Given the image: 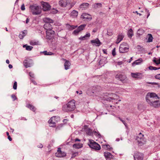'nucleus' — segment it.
I'll list each match as a JSON object with an SVG mask.
<instances>
[{
  "instance_id": "obj_1",
  "label": "nucleus",
  "mask_w": 160,
  "mask_h": 160,
  "mask_svg": "<svg viewBox=\"0 0 160 160\" xmlns=\"http://www.w3.org/2000/svg\"><path fill=\"white\" fill-rule=\"evenodd\" d=\"M75 101L72 100L68 102L62 108V110L65 112H68L73 111L76 108Z\"/></svg>"
},
{
  "instance_id": "obj_2",
  "label": "nucleus",
  "mask_w": 160,
  "mask_h": 160,
  "mask_svg": "<svg viewBox=\"0 0 160 160\" xmlns=\"http://www.w3.org/2000/svg\"><path fill=\"white\" fill-rule=\"evenodd\" d=\"M146 99L147 102L150 105L152 104V103L154 102V100H155V99H159V97L155 93H148L146 96Z\"/></svg>"
},
{
  "instance_id": "obj_3",
  "label": "nucleus",
  "mask_w": 160,
  "mask_h": 160,
  "mask_svg": "<svg viewBox=\"0 0 160 160\" xmlns=\"http://www.w3.org/2000/svg\"><path fill=\"white\" fill-rule=\"evenodd\" d=\"M44 28L46 30L47 38L50 39V38L49 37L50 35L54 34V32L52 30V26L50 23H46L44 25Z\"/></svg>"
},
{
  "instance_id": "obj_4",
  "label": "nucleus",
  "mask_w": 160,
  "mask_h": 160,
  "mask_svg": "<svg viewBox=\"0 0 160 160\" xmlns=\"http://www.w3.org/2000/svg\"><path fill=\"white\" fill-rule=\"evenodd\" d=\"M30 12L34 15H39L41 12V9L38 6L31 5L30 6Z\"/></svg>"
},
{
  "instance_id": "obj_5",
  "label": "nucleus",
  "mask_w": 160,
  "mask_h": 160,
  "mask_svg": "<svg viewBox=\"0 0 160 160\" xmlns=\"http://www.w3.org/2000/svg\"><path fill=\"white\" fill-rule=\"evenodd\" d=\"M88 144L91 148L95 150H99L101 149L100 145L92 140L90 139Z\"/></svg>"
},
{
  "instance_id": "obj_6",
  "label": "nucleus",
  "mask_w": 160,
  "mask_h": 160,
  "mask_svg": "<svg viewBox=\"0 0 160 160\" xmlns=\"http://www.w3.org/2000/svg\"><path fill=\"white\" fill-rule=\"evenodd\" d=\"M129 48V46L127 43H122L120 46L119 51L120 53L127 52L128 51Z\"/></svg>"
},
{
  "instance_id": "obj_7",
  "label": "nucleus",
  "mask_w": 160,
  "mask_h": 160,
  "mask_svg": "<svg viewBox=\"0 0 160 160\" xmlns=\"http://www.w3.org/2000/svg\"><path fill=\"white\" fill-rule=\"evenodd\" d=\"M143 136V135L141 133H140L138 136L137 137L136 139L140 145H142L145 143V141L144 139Z\"/></svg>"
},
{
  "instance_id": "obj_8",
  "label": "nucleus",
  "mask_w": 160,
  "mask_h": 160,
  "mask_svg": "<svg viewBox=\"0 0 160 160\" xmlns=\"http://www.w3.org/2000/svg\"><path fill=\"white\" fill-rule=\"evenodd\" d=\"M134 160H143V155L142 153L136 152L133 155Z\"/></svg>"
},
{
  "instance_id": "obj_9",
  "label": "nucleus",
  "mask_w": 160,
  "mask_h": 160,
  "mask_svg": "<svg viewBox=\"0 0 160 160\" xmlns=\"http://www.w3.org/2000/svg\"><path fill=\"white\" fill-rule=\"evenodd\" d=\"M42 9L43 11H46L50 10L51 9V6L47 2H41Z\"/></svg>"
},
{
  "instance_id": "obj_10",
  "label": "nucleus",
  "mask_w": 160,
  "mask_h": 160,
  "mask_svg": "<svg viewBox=\"0 0 160 160\" xmlns=\"http://www.w3.org/2000/svg\"><path fill=\"white\" fill-rule=\"evenodd\" d=\"M56 117H52L48 121L49 126L51 127H54L56 126V123L57 122Z\"/></svg>"
},
{
  "instance_id": "obj_11",
  "label": "nucleus",
  "mask_w": 160,
  "mask_h": 160,
  "mask_svg": "<svg viewBox=\"0 0 160 160\" xmlns=\"http://www.w3.org/2000/svg\"><path fill=\"white\" fill-rule=\"evenodd\" d=\"M69 4V0H60L59 2V5L62 7H65Z\"/></svg>"
},
{
  "instance_id": "obj_12",
  "label": "nucleus",
  "mask_w": 160,
  "mask_h": 160,
  "mask_svg": "<svg viewBox=\"0 0 160 160\" xmlns=\"http://www.w3.org/2000/svg\"><path fill=\"white\" fill-rule=\"evenodd\" d=\"M66 153L63 152H62L60 148H58L57 152L55 153V156L58 157H63L65 156Z\"/></svg>"
},
{
  "instance_id": "obj_13",
  "label": "nucleus",
  "mask_w": 160,
  "mask_h": 160,
  "mask_svg": "<svg viewBox=\"0 0 160 160\" xmlns=\"http://www.w3.org/2000/svg\"><path fill=\"white\" fill-rule=\"evenodd\" d=\"M81 18L84 20H86V19L90 20H91L92 18L91 16L87 13H83L81 16Z\"/></svg>"
},
{
  "instance_id": "obj_14",
  "label": "nucleus",
  "mask_w": 160,
  "mask_h": 160,
  "mask_svg": "<svg viewBox=\"0 0 160 160\" xmlns=\"http://www.w3.org/2000/svg\"><path fill=\"white\" fill-rule=\"evenodd\" d=\"M132 77L134 78H141L142 77V74L141 73L139 72L131 73Z\"/></svg>"
},
{
  "instance_id": "obj_15",
  "label": "nucleus",
  "mask_w": 160,
  "mask_h": 160,
  "mask_svg": "<svg viewBox=\"0 0 160 160\" xmlns=\"http://www.w3.org/2000/svg\"><path fill=\"white\" fill-rule=\"evenodd\" d=\"M91 42L93 44V45H95L97 46H99L101 44V43L98 38L95 40H93L91 41Z\"/></svg>"
},
{
  "instance_id": "obj_16",
  "label": "nucleus",
  "mask_w": 160,
  "mask_h": 160,
  "mask_svg": "<svg viewBox=\"0 0 160 160\" xmlns=\"http://www.w3.org/2000/svg\"><path fill=\"white\" fill-rule=\"evenodd\" d=\"M152 104L150 105L155 108H158L160 106V103L159 100H154V102Z\"/></svg>"
},
{
  "instance_id": "obj_17",
  "label": "nucleus",
  "mask_w": 160,
  "mask_h": 160,
  "mask_svg": "<svg viewBox=\"0 0 160 160\" xmlns=\"http://www.w3.org/2000/svg\"><path fill=\"white\" fill-rule=\"evenodd\" d=\"M27 33V30H24L20 33L19 35V37L21 39H22L23 37L25 36Z\"/></svg>"
},
{
  "instance_id": "obj_18",
  "label": "nucleus",
  "mask_w": 160,
  "mask_h": 160,
  "mask_svg": "<svg viewBox=\"0 0 160 160\" xmlns=\"http://www.w3.org/2000/svg\"><path fill=\"white\" fill-rule=\"evenodd\" d=\"M104 156L107 159H111L113 158V156L110 152H105L104 153Z\"/></svg>"
},
{
  "instance_id": "obj_19",
  "label": "nucleus",
  "mask_w": 160,
  "mask_h": 160,
  "mask_svg": "<svg viewBox=\"0 0 160 160\" xmlns=\"http://www.w3.org/2000/svg\"><path fill=\"white\" fill-rule=\"evenodd\" d=\"M78 12L77 11L74 10L71 13L70 16L72 18H76L78 15Z\"/></svg>"
},
{
  "instance_id": "obj_20",
  "label": "nucleus",
  "mask_w": 160,
  "mask_h": 160,
  "mask_svg": "<svg viewBox=\"0 0 160 160\" xmlns=\"http://www.w3.org/2000/svg\"><path fill=\"white\" fill-rule=\"evenodd\" d=\"M82 144L81 143H78L74 144L72 147L73 148H75L76 149H79L82 147Z\"/></svg>"
},
{
  "instance_id": "obj_21",
  "label": "nucleus",
  "mask_w": 160,
  "mask_h": 160,
  "mask_svg": "<svg viewBox=\"0 0 160 160\" xmlns=\"http://www.w3.org/2000/svg\"><path fill=\"white\" fill-rule=\"evenodd\" d=\"M26 107L33 112H35L36 110L35 107L30 104L29 103L27 104L26 105Z\"/></svg>"
},
{
  "instance_id": "obj_22",
  "label": "nucleus",
  "mask_w": 160,
  "mask_h": 160,
  "mask_svg": "<svg viewBox=\"0 0 160 160\" xmlns=\"http://www.w3.org/2000/svg\"><path fill=\"white\" fill-rule=\"evenodd\" d=\"M43 20L46 23H52L53 22V21L52 19L48 18H43Z\"/></svg>"
},
{
  "instance_id": "obj_23",
  "label": "nucleus",
  "mask_w": 160,
  "mask_h": 160,
  "mask_svg": "<svg viewBox=\"0 0 160 160\" xmlns=\"http://www.w3.org/2000/svg\"><path fill=\"white\" fill-rule=\"evenodd\" d=\"M71 63L68 60H66L64 63L65 68L66 70H68L69 69Z\"/></svg>"
},
{
  "instance_id": "obj_24",
  "label": "nucleus",
  "mask_w": 160,
  "mask_h": 160,
  "mask_svg": "<svg viewBox=\"0 0 160 160\" xmlns=\"http://www.w3.org/2000/svg\"><path fill=\"white\" fill-rule=\"evenodd\" d=\"M110 98L112 99H117L119 98V97L117 95L115 94H112V93L110 95Z\"/></svg>"
},
{
  "instance_id": "obj_25",
  "label": "nucleus",
  "mask_w": 160,
  "mask_h": 160,
  "mask_svg": "<svg viewBox=\"0 0 160 160\" xmlns=\"http://www.w3.org/2000/svg\"><path fill=\"white\" fill-rule=\"evenodd\" d=\"M89 4L88 3H83L80 6V8L82 9L87 8H88Z\"/></svg>"
},
{
  "instance_id": "obj_26",
  "label": "nucleus",
  "mask_w": 160,
  "mask_h": 160,
  "mask_svg": "<svg viewBox=\"0 0 160 160\" xmlns=\"http://www.w3.org/2000/svg\"><path fill=\"white\" fill-rule=\"evenodd\" d=\"M123 37V36L122 34L119 35L116 43L117 44L119 43L122 40Z\"/></svg>"
},
{
  "instance_id": "obj_27",
  "label": "nucleus",
  "mask_w": 160,
  "mask_h": 160,
  "mask_svg": "<svg viewBox=\"0 0 160 160\" xmlns=\"http://www.w3.org/2000/svg\"><path fill=\"white\" fill-rule=\"evenodd\" d=\"M142 61V59L141 58L139 59H138L132 63V65L133 66H135L136 65L139 64Z\"/></svg>"
},
{
  "instance_id": "obj_28",
  "label": "nucleus",
  "mask_w": 160,
  "mask_h": 160,
  "mask_svg": "<svg viewBox=\"0 0 160 160\" xmlns=\"http://www.w3.org/2000/svg\"><path fill=\"white\" fill-rule=\"evenodd\" d=\"M90 34L89 33L85 35L83 37H81L79 38V39L81 40H84L86 38H89L90 37Z\"/></svg>"
},
{
  "instance_id": "obj_29",
  "label": "nucleus",
  "mask_w": 160,
  "mask_h": 160,
  "mask_svg": "<svg viewBox=\"0 0 160 160\" xmlns=\"http://www.w3.org/2000/svg\"><path fill=\"white\" fill-rule=\"evenodd\" d=\"M87 134L89 136H92L93 135V132L92 130L90 128H88L86 131Z\"/></svg>"
},
{
  "instance_id": "obj_30",
  "label": "nucleus",
  "mask_w": 160,
  "mask_h": 160,
  "mask_svg": "<svg viewBox=\"0 0 160 160\" xmlns=\"http://www.w3.org/2000/svg\"><path fill=\"white\" fill-rule=\"evenodd\" d=\"M102 5L101 3H95L93 5V8L97 9L101 7Z\"/></svg>"
},
{
  "instance_id": "obj_31",
  "label": "nucleus",
  "mask_w": 160,
  "mask_h": 160,
  "mask_svg": "<svg viewBox=\"0 0 160 160\" xmlns=\"http://www.w3.org/2000/svg\"><path fill=\"white\" fill-rule=\"evenodd\" d=\"M128 35L129 38H131L132 36L133 35V31L131 28L129 29L128 32Z\"/></svg>"
},
{
  "instance_id": "obj_32",
  "label": "nucleus",
  "mask_w": 160,
  "mask_h": 160,
  "mask_svg": "<svg viewBox=\"0 0 160 160\" xmlns=\"http://www.w3.org/2000/svg\"><path fill=\"white\" fill-rule=\"evenodd\" d=\"M23 47V48H26V49L28 51H31L33 48V47L32 46H27V45H24Z\"/></svg>"
},
{
  "instance_id": "obj_33",
  "label": "nucleus",
  "mask_w": 160,
  "mask_h": 160,
  "mask_svg": "<svg viewBox=\"0 0 160 160\" xmlns=\"http://www.w3.org/2000/svg\"><path fill=\"white\" fill-rule=\"evenodd\" d=\"M144 32V31L142 28L139 29L137 32V34L139 35H142Z\"/></svg>"
},
{
  "instance_id": "obj_34",
  "label": "nucleus",
  "mask_w": 160,
  "mask_h": 160,
  "mask_svg": "<svg viewBox=\"0 0 160 160\" xmlns=\"http://www.w3.org/2000/svg\"><path fill=\"white\" fill-rule=\"evenodd\" d=\"M30 44L32 45H39V42L38 41H32L30 42Z\"/></svg>"
},
{
  "instance_id": "obj_35",
  "label": "nucleus",
  "mask_w": 160,
  "mask_h": 160,
  "mask_svg": "<svg viewBox=\"0 0 160 160\" xmlns=\"http://www.w3.org/2000/svg\"><path fill=\"white\" fill-rule=\"evenodd\" d=\"M86 26V25L85 24L81 25L78 27V30L80 31H81L83 30L84 28Z\"/></svg>"
},
{
  "instance_id": "obj_36",
  "label": "nucleus",
  "mask_w": 160,
  "mask_h": 160,
  "mask_svg": "<svg viewBox=\"0 0 160 160\" xmlns=\"http://www.w3.org/2000/svg\"><path fill=\"white\" fill-rule=\"evenodd\" d=\"M42 53L45 55H51L54 54V53L52 52H47V51H46L43 52Z\"/></svg>"
},
{
  "instance_id": "obj_37",
  "label": "nucleus",
  "mask_w": 160,
  "mask_h": 160,
  "mask_svg": "<svg viewBox=\"0 0 160 160\" xmlns=\"http://www.w3.org/2000/svg\"><path fill=\"white\" fill-rule=\"evenodd\" d=\"M153 61L157 65L160 64V58L158 59L156 58H155Z\"/></svg>"
},
{
  "instance_id": "obj_38",
  "label": "nucleus",
  "mask_w": 160,
  "mask_h": 160,
  "mask_svg": "<svg viewBox=\"0 0 160 160\" xmlns=\"http://www.w3.org/2000/svg\"><path fill=\"white\" fill-rule=\"evenodd\" d=\"M66 26L69 29H71V30L75 28H76L77 26H71L69 24H66Z\"/></svg>"
},
{
  "instance_id": "obj_39",
  "label": "nucleus",
  "mask_w": 160,
  "mask_h": 160,
  "mask_svg": "<svg viewBox=\"0 0 160 160\" xmlns=\"http://www.w3.org/2000/svg\"><path fill=\"white\" fill-rule=\"evenodd\" d=\"M148 42H152L153 38L152 34H148Z\"/></svg>"
},
{
  "instance_id": "obj_40",
  "label": "nucleus",
  "mask_w": 160,
  "mask_h": 160,
  "mask_svg": "<svg viewBox=\"0 0 160 160\" xmlns=\"http://www.w3.org/2000/svg\"><path fill=\"white\" fill-rule=\"evenodd\" d=\"M24 66L26 68H27L28 67H30V63H29L27 62V60H25L24 61Z\"/></svg>"
},
{
  "instance_id": "obj_41",
  "label": "nucleus",
  "mask_w": 160,
  "mask_h": 160,
  "mask_svg": "<svg viewBox=\"0 0 160 160\" xmlns=\"http://www.w3.org/2000/svg\"><path fill=\"white\" fill-rule=\"evenodd\" d=\"M149 68L150 70H157L160 69V67L158 68L155 67H153V66H150L149 67Z\"/></svg>"
},
{
  "instance_id": "obj_42",
  "label": "nucleus",
  "mask_w": 160,
  "mask_h": 160,
  "mask_svg": "<svg viewBox=\"0 0 160 160\" xmlns=\"http://www.w3.org/2000/svg\"><path fill=\"white\" fill-rule=\"evenodd\" d=\"M103 147L104 148L107 150L108 149H109L110 147V146L108 144V145H103Z\"/></svg>"
},
{
  "instance_id": "obj_43",
  "label": "nucleus",
  "mask_w": 160,
  "mask_h": 160,
  "mask_svg": "<svg viewBox=\"0 0 160 160\" xmlns=\"http://www.w3.org/2000/svg\"><path fill=\"white\" fill-rule=\"evenodd\" d=\"M78 152H75L72 153L71 158H74L76 156H77L78 155Z\"/></svg>"
},
{
  "instance_id": "obj_44",
  "label": "nucleus",
  "mask_w": 160,
  "mask_h": 160,
  "mask_svg": "<svg viewBox=\"0 0 160 160\" xmlns=\"http://www.w3.org/2000/svg\"><path fill=\"white\" fill-rule=\"evenodd\" d=\"M13 88L14 90H16L17 88V82L15 81L14 82L13 87Z\"/></svg>"
},
{
  "instance_id": "obj_45",
  "label": "nucleus",
  "mask_w": 160,
  "mask_h": 160,
  "mask_svg": "<svg viewBox=\"0 0 160 160\" xmlns=\"http://www.w3.org/2000/svg\"><path fill=\"white\" fill-rule=\"evenodd\" d=\"M80 32V31L77 28L75 30L73 31V33L75 34H78Z\"/></svg>"
},
{
  "instance_id": "obj_46",
  "label": "nucleus",
  "mask_w": 160,
  "mask_h": 160,
  "mask_svg": "<svg viewBox=\"0 0 160 160\" xmlns=\"http://www.w3.org/2000/svg\"><path fill=\"white\" fill-rule=\"evenodd\" d=\"M119 119L123 123L125 126H126L127 124L125 122V121L124 120H123L120 118L119 117Z\"/></svg>"
},
{
  "instance_id": "obj_47",
  "label": "nucleus",
  "mask_w": 160,
  "mask_h": 160,
  "mask_svg": "<svg viewBox=\"0 0 160 160\" xmlns=\"http://www.w3.org/2000/svg\"><path fill=\"white\" fill-rule=\"evenodd\" d=\"M93 132L96 135H97V134H98V135L99 136H100V134L99 133V132H97L96 131H95V130H94L93 131Z\"/></svg>"
},
{
  "instance_id": "obj_48",
  "label": "nucleus",
  "mask_w": 160,
  "mask_h": 160,
  "mask_svg": "<svg viewBox=\"0 0 160 160\" xmlns=\"http://www.w3.org/2000/svg\"><path fill=\"white\" fill-rule=\"evenodd\" d=\"M11 97L13 99V101H15L17 98L15 95L13 94L12 95Z\"/></svg>"
},
{
  "instance_id": "obj_49",
  "label": "nucleus",
  "mask_w": 160,
  "mask_h": 160,
  "mask_svg": "<svg viewBox=\"0 0 160 160\" xmlns=\"http://www.w3.org/2000/svg\"><path fill=\"white\" fill-rule=\"evenodd\" d=\"M112 54L113 56H114L115 55L116 53H115V48H114L113 49L112 52Z\"/></svg>"
},
{
  "instance_id": "obj_50",
  "label": "nucleus",
  "mask_w": 160,
  "mask_h": 160,
  "mask_svg": "<svg viewBox=\"0 0 160 160\" xmlns=\"http://www.w3.org/2000/svg\"><path fill=\"white\" fill-rule=\"evenodd\" d=\"M155 77L156 79H160V74L156 75Z\"/></svg>"
},
{
  "instance_id": "obj_51",
  "label": "nucleus",
  "mask_w": 160,
  "mask_h": 160,
  "mask_svg": "<svg viewBox=\"0 0 160 160\" xmlns=\"http://www.w3.org/2000/svg\"><path fill=\"white\" fill-rule=\"evenodd\" d=\"M25 7L24 4H23L21 6V9L22 11H23L25 10Z\"/></svg>"
},
{
  "instance_id": "obj_52",
  "label": "nucleus",
  "mask_w": 160,
  "mask_h": 160,
  "mask_svg": "<svg viewBox=\"0 0 160 160\" xmlns=\"http://www.w3.org/2000/svg\"><path fill=\"white\" fill-rule=\"evenodd\" d=\"M29 74L30 76L32 78H33L34 77V74L32 72H29Z\"/></svg>"
},
{
  "instance_id": "obj_53",
  "label": "nucleus",
  "mask_w": 160,
  "mask_h": 160,
  "mask_svg": "<svg viewBox=\"0 0 160 160\" xmlns=\"http://www.w3.org/2000/svg\"><path fill=\"white\" fill-rule=\"evenodd\" d=\"M149 84H151L152 85H157L158 84V83L156 82H147Z\"/></svg>"
},
{
  "instance_id": "obj_54",
  "label": "nucleus",
  "mask_w": 160,
  "mask_h": 160,
  "mask_svg": "<svg viewBox=\"0 0 160 160\" xmlns=\"http://www.w3.org/2000/svg\"><path fill=\"white\" fill-rule=\"evenodd\" d=\"M43 145L41 144H39L37 146V147L38 148H42L43 147Z\"/></svg>"
},
{
  "instance_id": "obj_55",
  "label": "nucleus",
  "mask_w": 160,
  "mask_h": 160,
  "mask_svg": "<svg viewBox=\"0 0 160 160\" xmlns=\"http://www.w3.org/2000/svg\"><path fill=\"white\" fill-rule=\"evenodd\" d=\"M102 51L103 52V53L104 54H107V50L106 49H103L102 50Z\"/></svg>"
},
{
  "instance_id": "obj_56",
  "label": "nucleus",
  "mask_w": 160,
  "mask_h": 160,
  "mask_svg": "<svg viewBox=\"0 0 160 160\" xmlns=\"http://www.w3.org/2000/svg\"><path fill=\"white\" fill-rule=\"evenodd\" d=\"M29 19L28 18H27L26 20V23H28L29 22Z\"/></svg>"
},
{
  "instance_id": "obj_57",
  "label": "nucleus",
  "mask_w": 160,
  "mask_h": 160,
  "mask_svg": "<svg viewBox=\"0 0 160 160\" xmlns=\"http://www.w3.org/2000/svg\"><path fill=\"white\" fill-rule=\"evenodd\" d=\"M67 121H68L67 119H63V122L64 123H66L67 122Z\"/></svg>"
},
{
  "instance_id": "obj_58",
  "label": "nucleus",
  "mask_w": 160,
  "mask_h": 160,
  "mask_svg": "<svg viewBox=\"0 0 160 160\" xmlns=\"http://www.w3.org/2000/svg\"><path fill=\"white\" fill-rule=\"evenodd\" d=\"M32 82L34 84V85H36L37 83L34 80H32Z\"/></svg>"
},
{
  "instance_id": "obj_59",
  "label": "nucleus",
  "mask_w": 160,
  "mask_h": 160,
  "mask_svg": "<svg viewBox=\"0 0 160 160\" xmlns=\"http://www.w3.org/2000/svg\"><path fill=\"white\" fill-rule=\"evenodd\" d=\"M8 138L10 141H11L12 140V138H11L10 136H8Z\"/></svg>"
},
{
  "instance_id": "obj_60",
  "label": "nucleus",
  "mask_w": 160,
  "mask_h": 160,
  "mask_svg": "<svg viewBox=\"0 0 160 160\" xmlns=\"http://www.w3.org/2000/svg\"><path fill=\"white\" fill-rule=\"evenodd\" d=\"M81 140L78 138H76L75 139V142H77V141H78V142H80V141Z\"/></svg>"
},
{
  "instance_id": "obj_61",
  "label": "nucleus",
  "mask_w": 160,
  "mask_h": 160,
  "mask_svg": "<svg viewBox=\"0 0 160 160\" xmlns=\"http://www.w3.org/2000/svg\"><path fill=\"white\" fill-rule=\"evenodd\" d=\"M8 67H9V68H10V69H11V68H12V66L11 64H9L8 65Z\"/></svg>"
},
{
  "instance_id": "obj_62",
  "label": "nucleus",
  "mask_w": 160,
  "mask_h": 160,
  "mask_svg": "<svg viewBox=\"0 0 160 160\" xmlns=\"http://www.w3.org/2000/svg\"><path fill=\"white\" fill-rule=\"evenodd\" d=\"M6 63H7V64H9V61L8 60V59H7L6 60Z\"/></svg>"
},
{
  "instance_id": "obj_63",
  "label": "nucleus",
  "mask_w": 160,
  "mask_h": 160,
  "mask_svg": "<svg viewBox=\"0 0 160 160\" xmlns=\"http://www.w3.org/2000/svg\"><path fill=\"white\" fill-rule=\"evenodd\" d=\"M135 13H136L137 14H139V16L141 15V14L140 13H138L137 11H136Z\"/></svg>"
},
{
  "instance_id": "obj_64",
  "label": "nucleus",
  "mask_w": 160,
  "mask_h": 160,
  "mask_svg": "<svg viewBox=\"0 0 160 160\" xmlns=\"http://www.w3.org/2000/svg\"><path fill=\"white\" fill-rule=\"evenodd\" d=\"M6 134H7V135L8 136H10L9 135V132H6Z\"/></svg>"
}]
</instances>
